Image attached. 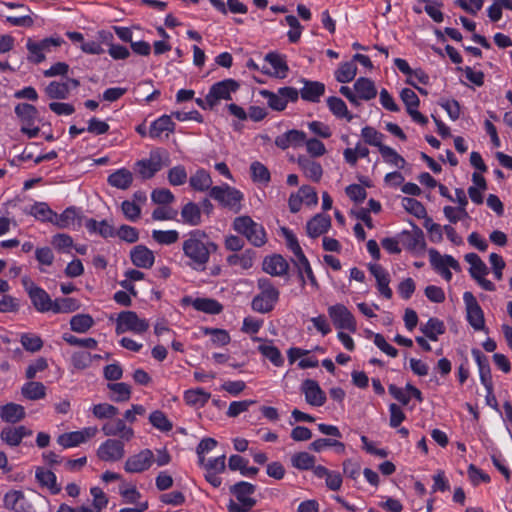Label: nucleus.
<instances>
[{
	"instance_id": "864d4df0",
	"label": "nucleus",
	"mask_w": 512,
	"mask_h": 512,
	"mask_svg": "<svg viewBox=\"0 0 512 512\" xmlns=\"http://www.w3.org/2000/svg\"><path fill=\"white\" fill-rule=\"evenodd\" d=\"M327 105L329 107V110L338 118H345L348 121H351L353 119V115L350 114V112L347 109V106L345 102L335 96H331L327 99Z\"/></svg>"
},
{
	"instance_id": "8fccbe9b",
	"label": "nucleus",
	"mask_w": 512,
	"mask_h": 512,
	"mask_svg": "<svg viewBox=\"0 0 512 512\" xmlns=\"http://www.w3.org/2000/svg\"><path fill=\"white\" fill-rule=\"evenodd\" d=\"M45 93L50 99L64 100L68 98L70 88L68 83L52 81L46 86Z\"/></svg>"
},
{
	"instance_id": "cd10ccee",
	"label": "nucleus",
	"mask_w": 512,
	"mask_h": 512,
	"mask_svg": "<svg viewBox=\"0 0 512 512\" xmlns=\"http://www.w3.org/2000/svg\"><path fill=\"white\" fill-rule=\"evenodd\" d=\"M471 353L477 363L481 383L485 388H490L489 386L493 382L488 357L477 348H473Z\"/></svg>"
},
{
	"instance_id": "f704fd0d",
	"label": "nucleus",
	"mask_w": 512,
	"mask_h": 512,
	"mask_svg": "<svg viewBox=\"0 0 512 512\" xmlns=\"http://www.w3.org/2000/svg\"><path fill=\"white\" fill-rule=\"evenodd\" d=\"M181 218L184 224L190 226H198L201 224L202 215L198 204L194 202L186 203L181 210Z\"/></svg>"
},
{
	"instance_id": "f257e3e1",
	"label": "nucleus",
	"mask_w": 512,
	"mask_h": 512,
	"mask_svg": "<svg viewBox=\"0 0 512 512\" xmlns=\"http://www.w3.org/2000/svg\"><path fill=\"white\" fill-rule=\"evenodd\" d=\"M218 245L201 230H193L183 241L182 250L189 259L188 265L196 271H204L211 254L215 253Z\"/></svg>"
},
{
	"instance_id": "473e14b6",
	"label": "nucleus",
	"mask_w": 512,
	"mask_h": 512,
	"mask_svg": "<svg viewBox=\"0 0 512 512\" xmlns=\"http://www.w3.org/2000/svg\"><path fill=\"white\" fill-rule=\"evenodd\" d=\"M189 184L193 190L204 192L211 190L213 181L210 174L205 169L201 168L190 176Z\"/></svg>"
},
{
	"instance_id": "c03bdc74",
	"label": "nucleus",
	"mask_w": 512,
	"mask_h": 512,
	"mask_svg": "<svg viewBox=\"0 0 512 512\" xmlns=\"http://www.w3.org/2000/svg\"><path fill=\"white\" fill-rule=\"evenodd\" d=\"M265 61H267L272 66L274 69L273 74L276 77L285 78L287 76L289 68L285 58L282 55L275 52H270L265 56Z\"/></svg>"
},
{
	"instance_id": "dca6fc26",
	"label": "nucleus",
	"mask_w": 512,
	"mask_h": 512,
	"mask_svg": "<svg viewBox=\"0 0 512 512\" xmlns=\"http://www.w3.org/2000/svg\"><path fill=\"white\" fill-rule=\"evenodd\" d=\"M32 430L24 425L6 426L0 432V439L11 447L19 446L25 437L32 435Z\"/></svg>"
},
{
	"instance_id": "c85d7f7f",
	"label": "nucleus",
	"mask_w": 512,
	"mask_h": 512,
	"mask_svg": "<svg viewBox=\"0 0 512 512\" xmlns=\"http://www.w3.org/2000/svg\"><path fill=\"white\" fill-rule=\"evenodd\" d=\"M25 416V409L20 404L11 402L0 407V418L4 422L15 424L23 420Z\"/></svg>"
},
{
	"instance_id": "4468645a",
	"label": "nucleus",
	"mask_w": 512,
	"mask_h": 512,
	"mask_svg": "<svg viewBox=\"0 0 512 512\" xmlns=\"http://www.w3.org/2000/svg\"><path fill=\"white\" fill-rule=\"evenodd\" d=\"M153 462V452L150 449H143L139 453L127 458L124 469L128 473H141L148 470Z\"/></svg>"
},
{
	"instance_id": "ea45409f",
	"label": "nucleus",
	"mask_w": 512,
	"mask_h": 512,
	"mask_svg": "<svg viewBox=\"0 0 512 512\" xmlns=\"http://www.w3.org/2000/svg\"><path fill=\"white\" fill-rule=\"evenodd\" d=\"M21 394L28 400H40L46 396V387L42 382L29 381L22 386Z\"/></svg>"
},
{
	"instance_id": "49530a36",
	"label": "nucleus",
	"mask_w": 512,
	"mask_h": 512,
	"mask_svg": "<svg viewBox=\"0 0 512 512\" xmlns=\"http://www.w3.org/2000/svg\"><path fill=\"white\" fill-rule=\"evenodd\" d=\"M26 213L39 221L49 223H52L54 215V211L45 202H36Z\"/></svg>"
},
{
	"instance_id": "1a4fd4ad",
	"label": "nucleus",
	"mask_w": 512,
	"mask_h": 512,
	"mask_svg": "<svg viewBox=\"0 0 512 512\" xmlns=\"http://www.w3.org/2000/svg\"><path fill=\"white\" fill-rule=\"evenodd\" d=\"M463 300L466 306L467 321L476 331L485 329L484 312L477 302L472 292L466 291L463 294Z\"/></svg>"
},
{
	"instance_id": "c756f323",
	"label": "nucleus",
	"mask_w": 512,
	"mask_h": 512,
	"mask_svg": "<svg viewBox=\"0 0 512 512\" xmlns=\"http://www.w3.org/2000/svg\"><path fill=\"white\" fill-rule=\"evenodd\" d=\"M303 82L304 87L300 90L302 99L313 103L319 102L325 92V85L318 81L303 80Z\"/></svg>"
},
{
	"instance_id": "0eeeda50",
	"label": "nucleus",
	"mask_w": 512,
	"mask_h": 512,
	"mask_svg": "<svg viewBox=\"0 0 512 512\" xmlns=\"http://www.w3.org/2000/svg\"><path fill=\"white\" fill-rule=\"evenodd\" d=\"M209 196L218 201L222 206L235 211L240 210V202L243 200V194L227 184L212 187Z\"/></svg>"
},
{
	"instance_id": "9b49d317",
	"label": "nucleus",
	"mask_w": 512,
	"mask_h": 512,
	"mask_svg": "<svg viewBox=\"0 0 512 512\" xmlns=\"http://www.w3.org/2000/svg\"><path fill=\"white\" fill-rule=\"evenodd\" d=\"M240 84L234 79H224L222 81L214 83L208 94L216 107L222 100H232V94L238 91Z\"/></svg>"
},
{
	"instance_id": "c9c22d12",
	"label": "nucleus",
	"mask_w": 512,
	"mask_h": 512,
	"mask_svg": "<svg viewBox=\"0 0 512 512\" xmlns=\"http://www.w3.org/2000/svg\"><path fill=\"white\" fill-rule=\"evenodd\" d=\"M298 164L307 178L314 182H319L321 180L323 169L318 162L305 157H299Z\"/></svg>"
},
{
	"instance_id": "f8f14e48",
	"label": "nucleus",
	"mask_w": 512,
	"mask_h": 512,
	"mask_svg": "<svg viewBox=\"0 0 512 512\" xmlns=\"http://www.w3.org/2000/svg\"><path fill=\"white\" fill-rule=\"evenodd\" d=\"M328 314L338 329L356 331V321L353 314L343 305L336 304L328 308Z\"/></svg>"
},
{
	"instance_id": "13d9d810",
	"label": "nucleus",
	"mask_w": 512,
	"mask_h": 512,
	"mask_svg": "<svg viewBox=\"0 0 512 512\" xmlns=\"http://www.w3.org/2000/svg\"><path fill=\"white\" fill-rule=\"evenodd\" d=\"M79 301L74 298H57L53 302L52 312L54 313H71L78 310Z\"/></svg>"
},
{
	"instance_id": "423d86ee",
	"label": "nucleus",
	"mask_w": 512,
	"mask_h": 512,
	"mask_svg": "<svg viewBox=\"0 0 512 512\" xmlns=\"http://www.w3.org/2000/svg\"><path fill=\"white\" fill-rule=\"evenodd\" d=\"M149 329V322L144 318H140L134 311H122L116 319L117 335L125 332H133L135 334H143Z\"/></svg>"
},
{
	"instance_id": "5fc2aeb1",
	"label": "nucleus",
	"mask_w": 512,
	"mask_h": 512,
	"mask_svg": "<svg viewBox=\"0 0 512 512\" xmlns=\"http://www.w3.org/2000/svg\"><path fill=\"white\" fill-rule=\"evenodd\" d=\"M357 74V66L353 61L341 63L335 71V79L340 83L352 81Z\"/></svg>"
},
{
	"instance_id": "58836bf2",
	"label": "nucleus",
	"mask_w": 512,
	"mask_h": 512,
	"mask_svg": "<svg viewBox=\"0 0 512 512\" xmlns=\"http://www.w3.org/2000/svg\"><path fill=\"white\" fill-rule=\"evenodd\" d=\"M465 261L470 264L469 273L475 280L488 274V267L476 253L465 255Z\"/></svg>"
},
{
	"instance_id": "338daca9",
	"label": "nucleus",
	"mask_w": 512,
	"mask_h": 512,
	"mask_svg": "<svg viewBox=\"0 0 512 512\" xmlns=\"http://www.w3.org/2000/svg\"><path fill=\"white\" fill-rule=\"evenodd\" d=\"M152 238L161 245H171L178 241L179 233L176 230H153Z\"/></svg>"
},
{
	"instance_id": "5701e85b",
	"label": "nucleus",
	"mask_w": 512,
	"mask_h": 512,
	"mask_svg": "<svg viewBox=\"0 0 512 512\" xmlns=\"http://www.w3.org/2000/svg\"><path fill=\"white\" fill-rule=\"evenodd\" d=\"M331 227V217L326 214H316L306 224L307 234L311 238H317L326 233Z\"/></svg>"
},
{
	"instance_id": "39448f33",
	"label": "nucleus",
	"mask_w": 512,
	"mask_h": 512,
	"mask_svg": "<svg viewBox=\"0 0 512 512\" xmlns=\"http://www.w3.org/2000/svg\"><path fill=\"white\" fill-rule=\"evenodd\" d=\"M64 43V40L57 37H48L40 41H34L28 38L26 42V48L28 50V61L34 64L42 63L46 57V53H50L53 48H57Z\"/></svg>"
},
{
	"instance_id": "7ed1b4c3",
	"label": "nucleus",
	"mask_w": 512,
	"mask_h": 512,
	"mask_svg": "<svg viewBox=\"0 0 512 512\" xmlns=\"http://www.w3.org/2000/svg\"><path fill=\"white\" fill-rule=\"evenodd\" d=\"M232 227L237 233L245 236L255 247H262L267 242L264 227L255 222L250 216L236 217L232 223Z\"/></svg>"
},
{
	"instance_id": "9d476101",
	"label": "nucleus",
	"mask_w": 512,
	"mask_h": 512,
	"mask_svg": "<svg viewBox=\"0 0 512 512\" xmlns=\"http://www.w3.org/2000/svg\"><path fill=\"white\" fill-rule=\"evenodd\" d=\"M22 282L28 292L33 306L38 312L44 313L52 311L54 301L44 289L34 285V283L29 281L27 278H24Z\"/></svg>"
},
{
	"instance_id": "6e6d98bb",
	"label": "nucleus",
	"mask_w": 512,
	"mask_h": 512,
	"mask_svg": "<svg viewBox=\"0 0 512 512\" xmlns=\"http://www.w3.org/2000/svg\"><path fill=\"white\" fill-rule=\"evenodd\" d=\"M94 325V319L89 314H77L70 319L71 330L85 333Z\"/></svg>"
},
{
	"instance_id": "0e129e2a",
	"label": "nucleus",
	"mask_w": 512,
	"mask_h": 512,
	"mask_svg": "<svg viewBox=\"0 0 512 512\" xmlns=\"http://www.w3.org/2000/svg\"><path fill=\"white\" fill-rule=\"evenodd\" d=\"M402 242L403 245L408 250H416L421 248L424 245L423 234L422 231H418L415 233L409 231H403L402 233Z\"/></svg>"
},
{
	"instance_id": "4d7b16f0",
	"label": "nucleus",
	"mask_w": 512,
	"mask_h": 512,
	"mask_svg": "<svg viewBox=\"0 0 512 512\" xmlns=\"http://www.w3.org/2000/svg\"><path fill=\"white\" fill-rule=\"evenodd\" d=\"M315 462V456L308 452H298L291 457L292 466L298 470H310L314 467Z\"/></svg>"
},
{
	"instance_id": "3c124183",
	"label": "nucleus",
	"mask_w": 512,
	"mask_h": 512,
	"mask_svg": "<svg viewBox=\"0 0 512 512\" xmlns=\"http://www.w3.org/2000/svg\"><path fill=\"white\" fill-rule=\"evenodd\" d=\"M192 306L196 310L208 314H219L223 309L222 305L217 300L210 298H196L193 300Z\"/></svg>"
},
{
	"instance_id": "69168bd1",
	"label": "nucleus",
	"mask_w": 512,
	"mask_h": 512,
	"mask_svg": "<svg viewBox=\"0 0 512 512\" xmlns=\"http://www.w3.org/2000/svg\"><path fill=\"white\" fill-rule=\"evenodd\" d=\"M92 413L98 419H112L119 413V409L108 403H100L92 407Z\"/></svg>"
},
{
	"instance_id": "7c9ffc66",
	"label": "nucleus",
	"mask_w": 512,
	"mask_h": 512,
	"mask_svg": "<svg viewBox=\"0 0 512 512\" xmlns=\"http://www.w3.org/2000/svg\"><path fill=\"white\" fill-rule=\"evenodd\" d=\"M354 91L361 100L370 101L377 95L374 82L366 77L358 78L354 83Z\"/></svg>"
},
{
	"instance_id": "bb28decb",
	"label": "nucleus",
	"mask_w": 512,
	"mask_h": 512,
	"mask_svg": "<svg viewBox=\"0 0 512 512\" xmlns=\"http://www.w3.org/2000/svg\"><path fill=\"white\" fill-rule=\"evenodd\" d=\"M138 173L143 179L152 178L158 171L161 170V157L159 155L151 154L149 159H142L136 162Z\"/></svg>"
},
{
	"instance_id": "09e8293b",
	"label": "nucleus",
	"mask_w": 512,
	"mask_h": 512,
	"mask_svg": "<svg viewBox=\"0 0 512 512\" xmlns=\"http://www.w3.org/2000/svg\"><path fill=\"white\" fill-rule=\"evenodd\" d=\"M107 387L112 392L110 399L114 402H126L131 398V387L127 383H109Z\"/></svg>"
},
{
	"instance_id": "b1692460",
	"label": "nucleus",
	"mask_w": 512,
	"mask_h": 512,
	"mask_svg": "<svg viewBox=\"0 0 512 512\" xmlns=\"http://www.w3.org/2000/svg\"><path fill=\"white\" fill-rule=\"evenodd\" d=\"M175 130V123L172 121V115H162L155 121H153L150 125L148 135L153 138H161L163 133L165 137L168 138L169 134L173 133Z\"/></svg>"
},
{
	"instance_id": "774afa93",
	"label": "nucleus",
	"mask_w": 512,
	"mask_h": 512,
	"mask_svg": "<svg viewBox=\"0 0 512 512\" xmlns=\"http://www.w3.org/2000/svg\"><path fill=\"white\" fill-rule=\"evenodd\" d=\"M380 154L385 160V162L390 163L398 168H403L406 161L405 159L399 155L393 148L389 146L380 147Z\"/></svg>"
},
{
	"instance_id": "ddd939ff",
	"label": "nucleus",
	"mask_w": 512,
	"mask_h": 512,
	"mask_svg": "<svg viewBox=\"0 0 512 512\" xmlns=\"http://www.w3.org/2000/svg\"><path fill=\"white\" fill-rule=\"evenodd\" d=\"M125 455L124 441L107 439L97 449V456L105 462H117Z\"/></svg>"
},
{
	"instance_id": "6ab92c4d",
	"label": "nucleus",
	"mask_w": 512,
	"mask_h": 512,
	"mask_svg": "<svg viewBox=\"0 0 512 512\" xmlns=\"http://www.w3.org/2000/svg\"><path fill=\"white\" fill-rule=\"evenodd\" d=\"M302 391L305 394V400L312 406H322L326 402V395L320 388L317 381L306 379L302 383Z\"/></svg>"
},
{
	"instance_id": "e2e57ef3",
	"label": "nucleus",
	"mask_w": 512,
	"mask_h": 512,
	"mask_svg": "<svg viewBox=\"0 0 512 512\" xmlns=\"http://www.w3.org/2000/svg\"><path fill=\"white\" fill-rule=\"evenodd\" d=\"M202 331L204 335L211 336V341L216 346H225L231 340L229 333L224 329L204 327Z\"/></svg>"
},
{
	"instance_id": "a878e982",
	"label": "nucleus",
	"mask_w": 512,
	"mask_h": 512,
	"mask_svg": "<svg viewBox=\"0 0 512 512\" xmlns=\"http://www.w3.org/2000/svg\"><path fill=\"white\" fill-rule=\"evenodd\" d=\"M429 258L431 265L437 272L447 267H450L457 272L461 271L459 262L451 255H441L437 250L430 249Z\"/></svg>"
},
{
	"instance_id": "393cba45",
	"label": "nucleus",
	"mask_w": 512,
	"mask_h": 512,
	"mask_svg": "<svg viewBox=\"0 0 512 512\" xmlns=\"http://www.w3.org/2000/svg\"><path fill=\"white\" fill-rule=\"evenodd\" d=\"M305 140L306 134L303 131L292 129L277 136L275 139V145L278 148L285 150L290 146H301Z\"/></svg>"
},
{
	"instance_id": "de8ad7c7",
	"label": "nucleus",
	"mask_w": 512,
	"mask_h": 512,
	"mask_svg": "<svg viewBox=\"0 0 512 512\" xmlns=\"http://www.w3.org/2000/svg\"><path fill=\"white\" fill-rule=\"evenodd\" d=\"M211 394L202 388L190 389L184 393L186 404L191 406H204L210 399Z\"/></svg>"
},
{
	"instance_id": "6e6552de",
	"label": "nucleus",
	"mask_w": 512,
	"mask_h": 512,
	"mask_svg": "<svg viewBox=\"0 0 512 512\" xmlns=\"http://www.w3.org/2000/svg\"><path fill=\"white\" fill-rule=\"evenodd\" d=\"M260 94L267 100L269 107L276 111L284 110L289 101L296 102L299 97L298 90L293 87H281L276 93L261 90Z\"/></svg>"
},
{
	"instance_id": "aec40b11",
	"label": "nucleus",
	"mask_w": 512,
	"mask_h": 512,
	"mask_svg": "<svg viewBox=\"0 0 512 512\" xmlns=\"http://www.w3.org/2000/svg\"><path fill=\"white\" fill-rule=\"evenodd\" d=\"M262 266L263 271L271 276H285L289 270L287 260L280 254L265 257Z\"/></svg>"
},
{
	"instance_id": "a19ab883",
	"label": "nucleus",
	"mask_w": 512,
	"mask_h": 512,
	"mask_svg": "<svg viewBox=\"0 0 512 512\" xmlns=\"http://www.w3.org/2000/svg\"><path fill=\"white\" fill-rule=\"evenodd\" d=\"M76 218V209L74 207H68L61 214L54 212L52 224L60 229H66L74 225Z\"/></svg>"
},
{
	"instance_id": "f3484780",
	"label": "nucleus",
	"mask_w": 512,
	"mask_h": 512,
	"mask_svg": "<svg viewBox=\"0 0 512 512\" xmlns=\"http://www.w3.org/2000/svg\"><path fill=\"white\" fill-rule=\"evenodd\" d=\"M102 431L106 436H119V440L127 442L134 437L133 428L127 426L125 420L120 418L105 423L102 426Z\"/></svg>"
},
{
	"instance_id": "bf43d9fd",
	"label": "nucleus",
	"mask_w": 512,
	"mask_h": 512,
	"mask_svg": "<svg viewBox=\"0 0 512 512\" xmlns=\"http://www.w3.org/2000/svg\"><path fill=\"white\" fill-rule=\"evenodd\" d=\"M149 422L161 432H169L173 428L172 422L161 410H155L149 415Z\"/></svg>"
},
{
	"instance_id": "72a5a7b5",
	"label": "nucleus",
	"mask_w": 512,
	"mask_h": 512,
	"mask_svg": "<svg viewBox=\"0 0 512 512\" xmlns=\"http://www.w3.org/2000/svg\"><path fill=\"white\" fill-rule=\"evenodd\" d=\"M107 182L117 189L126 190L133 182L132 173L126 169L121 168L109 175Z\"/></svg>"
},
{
	"instance_id": "680f3d73",
	"label": "nucleus",
	"mask_w": 512,
	"mask_h": 512,
	"mask_svg": "<svg viewBox=\"0 0 512 512\" xmlns=\"http://www.w3.org/2000/svg\"><path fill=\"white\" fill-rule=\"evenodd\" d=\"M361 136L367 144H369L371 146H376V147H378L379 150H380V147L385 146L382 144V141L385 137L384 134L377 131L375 128H373L371 126H365L364 128H362Z\"/></svg>"
},
{
	"instance_id": "2f4dec72",
	"label": "nucleus",
	"mask_w": 512,
	"mask_h": 512,
	"mask_svg": "<svg viewBox=\"0 0 512 512\" xmlns=\"http://www.w3.org/2000/svg\"><path fill=\"white\" fill-rule=\"evenodd\" d=\"M209 2L223 15L228 12L233 14H246L248 12V7L239 0H227V3H224L223 0H209Z\"/></svg>"
},
{
	"instance_id": "a211bd4d",
	"label": "nucleus",
	"mask_w": 512,
	"mask_h": 512,
	"mask_svg": "<svg viewBox=\"0 0 512 512\" xmlns=\"http://www.w3.org/2000/svg\"><path fill=\"white\" fill-rule=\"evenodd\" d=\"M368 269L376 279V286L379 293L386 299H391L393 292L389 287V273L379 264H369Z\"/></svg>"
},
{
	"instance_id": "37998d69",
	"label": "nucleus",
	"mask_w": 512,
	"mask_h": 512,
	"mask_svg": "<svg viewBox=\"0 0 512 512\" xmlns=\"http://www.w3.org/2000/svg\"><path fill=\"white\" fill-rule=\"evenodd\" d=\"M15 114L23 125L32 126L37 118L38 111L36 107L31 104L19 103L15 106Z\"/></svg>"
},
{
	"instance_id": "a18cd8bd",
	"label": "nucleus",
	"mask_w": 512,
	"mask_h": 512,
	"mask_svg": "<svg viewBox=\"0 0 512 512\" xmlns=\"http://www.w3.org/2000/svg\"><path fill=\"white\" fill-rule=\"evenodd\" d=\"M255 252L251 249L245 250L242 254H231L227 257L230 266H240L242 269H250L253 266Z\"/></svg>"
},
{
	"instance_id": "f03ea898",
	"label": "nucleus",
	"mask_w": 512,
	"mask_h": 512,
	"mask_svg": "<svg viewBox=\"0 0 512 512\" xmlns=\"http://www.w3.org/2000/svg\"><path fill=\"white\" fill-rule=\"evenodd\" d=\"M259 293L254 296L251 307L255 312L266 314L271 312L280 298L279 289L269 278H259L257 281Z\"/></svg>"
},
{
	"instance_id": "e433bc0d",
	"label": "nucleus",
	"mask_w": 512,
	"mask_h": 512,
	"mask_svg": "<svg viewBox=\"0 0 512 512\" xmlns=\"http://www.w3.org/2000/svg\"><path fill=\"white\" fill-rule=\"evenodd\" d=\"M420 331L431 341H437L438 336L445 333V325L442 320L432 317L420 326Z\"/></svg>"
},
{
	"instance_id": "20e7f679",
	"label": "nucleus",
	"mask_w": 512,
	"mask_h": 512,
	"mask_svg": "<svg viewBox=\"0 0 512 512\" xmlns=\"http://www.w3.org/2000/svg\"><path fill=\"white\" fill-rule=\"evenodd\" d=\"M256 490L255 485L240 481L230 488V492L236 497L238 502L230 500L228 504L229 512H248L255 504L256 500L250 497Z\"/></svg>"
},
{
	"instance_id": "412c9836",
	"label": "nucleus",
	"mask_w": 512,
	"mask_h": 512,
	"mask_svg": "<svg viewBox=\"0 0 512 512\" xmlns=\"http://www.w3.org/2000/svg\"><path fill=\"white\" fill-rule=\"evenodd\" d=\"M295 267L297 268L298 277L300 279L301 285L304 286L306 284V278L315 290L319 289V283L313 273L311 265L305 256V254H301L296 260L293 261Z\"/></svg>"
},
{
	"instance_id": "2eb2a0df",
	"label": "nucleus",
	"mask_w": 512,
	"mask_h": 512,
	"mask_svg": "<svg viewBox=\"0 0 512 512\" xmlns=\"http://www.w3.org/2000/svg\"><path fill=\"white\" fill-rule=\"evenodd\" d=\"M98 432L96 427H86L80 431L63 433L58 436L57 443L63 448L76 447L93 438Z\"/></svg>"
},
{
	"instance_id": "052dcab7",
	"label": "nucleus",
	"mask_w": 512,
	"mask_h": 512,
	"mask_svg": "<svg viewBox=\"0 0 512 512\" xmlns=\"http://www.w3.org/2000/svg\"><path fill=\"white\" fill-rule=\"evenodd\" d=\"M251 178L254 182L267 184L271 180L270 171L259 161H254L250 165Z\"/></svg>"
},
{
	"instance_id": "79ce46f5",
	"label": "nucleus",
	"mask_w": 512,
	"mask_h": 512,
	"mask_svg": "<svg viewBox=\"0 0 512 512\" xmlns=\"http://www.w3.org/2000/svg\"><path fill=\"white\" fill-rule=\"evenodd\" d=\"M35 477L37 481L44 487H47L51 494H57L60 492V487L56 483V476L50 470L38 467L36 469Z\"/></svg>"
},
{
	"instance_id": "4c0bfd02",
	"label": "nucleus",
	"mask_w": 512,
	"mask_h": 512,
	"mask_svg": "<svg viewBox=\"0 0 512 512\" xmlns=\"http://www.w3.org/2000/svg\"><path fill=\"white\" fill-rule=\"evenodd\" d=\"M85 227L90 233L98 234L103 238L115 236L113 225L109 224L106 220L97 221L91 218L86 221Z\"/></svg>"
},
{
	"instance_id": "4be33fe9",
	"label": "nucleus",
	"mask_w": 512,
	"mask_h": 512,
	"mask_svg": "<svg viewBox=\"0 0 512 512\" xmlns=\"http://www.w3.org/2000/svg\"><path fill=\"white\" fill-rule=\"evenodd\" d=\"M130 258L136 267L144 269L151 268L155 261L153 251L144 245H137L133 247L130 252Z\"/></svg>"
},
{
	"instance_id": "603ef678",
	"label": "nucleus",
	"mask_w": 512,
	"mask_h": 512,
	"mask_svg": "<svg viewBox=\"0 0 512 512\" xmlns=\"http://www.w3.org/2000/svg\"><path fill=\"white\" fill-rule=\"evenodd\" d=\"M258 351L267 359L271 361L276 367L284 364V358L280 350L271 343H263L258 346Z\"/></svg>"
}]
</instances>
